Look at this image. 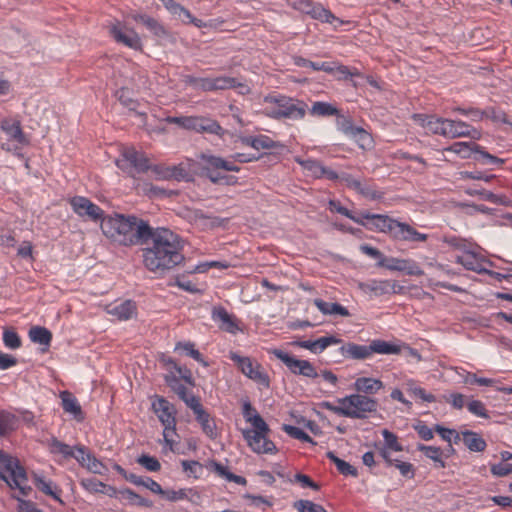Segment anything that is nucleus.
<instances>
[{
  "label": "nucleus",
  "mask_w": 512,
  "mask_h": 512,
  "mask_svg": "<svg viewBox=\"0 0 512 512\" xmlns=\"http://www.w3.org/2000/svg\"><path fill=\"white\" fill-rule=\"evenodd\" d=\"M0 128L8 137V142L1 145L3 150L16 153L22 147L29 144V140L22 130L20 120L12 118L3 119L0 123Z\"/></svg>",
  "instance_id": "nucleus-11"
},
{
  "label": "nucleus",
  "mask_w": 512,
  "mask_h": 512,
  "mask_svg": "<svg viewBox=\"0 0 512 512\" xmlns=\"http://www.w3.org/2000/svg\"><path fill=\"white\" fill-rule=\"evenodd\" d=\"M0 463L5 471L10 473L9 480H16L17 483H26L28 481L26 469L21 465L18 458L0 450Z\"/></svg>",
  "instance_id": "nucleus-20"
},
{
  "label": "nucleus",
  "mask_w": 512,
  "mask_h": 512,
  "mask_svg": "<svg viewBox=\"0 0 512 512\" xmlns=\"http://www.w3.org/2000/svg\"><path fill=\"white\" fill-rule=\"evenodd\" d=\"M34 484L35 486L41 491L43 492L44 494L46 495H49L51 496L52 498H54L55 500L59 501L60 503H63V501L61 500L60 496L52 490V487H51V482H47L46 480H44L41 476L37 475V474H34Z\"/></svg>",
  "instance_id": "nucleus-45"
},
{
  "label": "nucleus",
  "mask_w": 512,
  "mask_h": 512,
  "mask_svg": "<svg viewBox=\"0 0 512 512\" xmlns=\"http://www.w3.org/2000/svg\"><path fill=\"white\" fill-rule=\"evenodd\" d=\"M282 429L292 438L294 439H298V440H301L303 442H307V443H312V444H315V442L313 441V439L306 433L304 432L302 429L298 428V427H295V426H292V425H288V424H284L282 426Z\"/></svg>",
  "instance_id": "nucleus-49"
},
{
  "label": "nucleus",
  "mask_w": 512,
  "mask_h": 512,
  "mask_svg": "<svg viewBox=\"0 0 512 512\" xmlns=\"http://www.w3.org/2000/svg\"><path fill=\"white\" fill-rule=\"evenodd\" d=\"M413 428L418 433L419 437L425 441H429L434 437L433 430L421 421L415 424Z\"/></svg>",
  "instance_id": "nucleus-64"
},
{
  "label": "nucleus",
  "mask_w": 512,
  "mask_h": 512,
  "mask_svg": "<svg viewBox=\"0 0 512 512\" xmlns=\"http://www.w3.org/2000/svg\"><path fill=\"white\" fill-rule=\"evenodd\" d=\"M341 340L334 336H324L316 340H306L299 343V347L307 350H324L331 344H339Z\"/></svg>",
  "instance_id": "nucleus-32"
},
{
  "label": "nucleus",
  "mask_w": 512,
  "mask_h": 512,
  "mask_svg": "<svg viewBox=\"0 0 512 512\" xmlns=\"http://www.w3.org/2000/svg\"><path fill=\"white\" fill-rule=\"evenodd\" d=\"M337 402L345 405V417L355 419H366L370 413H375L378 408V401L363 394H351L338 398Z\"/></svg>",
  "instance_id": "nucleus-7"
},
{
  "label": "nucleus",
  "mask_w": 512,
  "mask_h": 512,
  "mask_svg": "<svg viewBox=\"0 0 512 512\" xmlns=\"http://www.w3.org/2000/svg\"><path fill=\"white\" fill-rule=\"evenodd\" d=\"M231 359L247 377L266 387L269 386V377L266 373L261 371L259 363L254 362L249 357L241 356L239 354H231Z\"/></svg>",
  "instance_id": "nucleus-13"
},
{
  "label": "nucleus",
  "mask_w": 512,
  "mask_h": 512,
  "mask_svg": "<svg viewBox=\"0 0 512 512\" xmlns=\"http://www.w3.org/2000/svg\"><path fill=\"white\" fill-rule=\"evenodd\" d=\"M109 32L117 43L135 50L141 49L142 44L138 33L126 24L117 21L109 27Z\"/></svg>",
  "instance_id": "nucleus-14"
},
{
  "label": "nucleus",
  "mask_w": 512,
  "mask_h": 512,
  "mask_svg": "<svg viewBox=\"0 0 512 512\" xmlns=\"http://www.w3.org/2000/svg\"><path fill=\"white\" fill-rule=\"evenodd\" d=\"M212 319L218 324L219 328L224 331L235 333L239 329L234 316L229 314L227 310L222 307L213 310Z\"/></svg>",
  "instance_id": "nucleus-26"
},
{
  "label": "nucleus",
  "mask_w": 512,
  "mask_h": 512,
  "mask_svg": "<svg viewBox=\"0 0 512 512\" xmlns=\"http://www.w3.org/2000/svg\"><path fill=\"white\" fill-rule=\"evenodd\" d=\"M137 463L143 466L145 469L151 472H157L161 469V464L156 457L142 454L138 457Z\"/></svg>",
  "instance_id": "nucleus-51"
},
{
  "label": "nucleus",
  "mask_w": 512,
  "mask_h": 512,
  "mask_svg": "<svg viewBox=\"0 0 512 512\" xmlns=\"http://www.w3.org/2000/svg\"><path fill=\"white\" fill-rule=\"evenodd\" d=\"M3 342L8 349L15 350L20 348L21 339L16 331L12 329H6L3 332Z\"/></svg>",
  "instance_id": "nucleus-50"
},
{
  "label": "nucleus",
  "mask_w": 512,
  "mask_h": 512,
  "mask_svg": "<svg viewBox=\"0 0 512 512\" xmlns=\"http://www.w3.org/2000/svg\"><path fill=\"white\" fill-rule=\"evenodd\" d=\"M336 117L339 129L346 135L352 136L353 133L355 132V129H357L358 127H355L350 119L344 117L340 113L339 116Z\"/></svg>",
  "instance_id": "nucleus-60"
},
{
  "label": "nucleus",
  "mask_w": 512,
  "mask_h": 512,
  "mask_svg": "<svg viewBox=\"0 0 512 512\" xmlns=\"http://www.w3.org/2000/svg\"><path fill=\"white\" fill-rule=\"evenodd\" d=\"M366 287L375 295L380 296L390 293L394 288V284L389 280H371L366 284Z\"/></svg>",
  "instance_id": "nucleus-42"
},
{
  "label": "nucleus",
  "mask_w": 512,
  "mask_h": 512,
  "mask_svg": "<svg viewBox=\"0 0 512 512\" xmlns=\"http://www.w3.org/2000/svg\"><path fill=\"white\" fill-rule=\"evenodd\" d=\"M447 119L434 116H426L422 119V126L432 134L445 137Z\"/></svg>",
  "instance_id": "nucleus-33"
},
{
  "label": "nucleus",
  "mask_w": 512,
  "mask_h": 512,
  "mask_svg": "<svg viewBox=\"0 0 512 512\" xmlns=\"http://www.w3.org/2000/svg\"><path fill=\"white\" fill-rule=\"evenodd\" d=\"M253 429L243 431V437L248 446L258 454H267L276 452L275 444L267 438L270 429L264 419L255 414L253 418Z\"/></svg>",
  "instance_id": "nucleus-6"
},
{
  "label": "nucleus",
  "mask_w": 512,
  "mask_h": 512,
  "mask_svg": "<svg viewBox=\"0 0 512 512\" xmlns=\"http://www.w3.org/2000/svg\"><path fill=\"white\" fill-rule=\"evenodd\" d=\"M116 166L122 171L134 176V173H144L151 169L161 178L177 177V167L172 170L163 168L159 165L151 167L149 159L144 153L137 151L134 147H124L121 151L120 158L116 160Z\"/></svg>",
  "instance_id": "nucleus-4"
},
{
  "label": "nucleus",
  "mask_w": 512,
  "mask_h": 512,
  "mask_svg": "<svg viewBox=\"0 0 512 512\" xmlns=\"http://www.w3.org/2000/svg\"><path fill=\"white\" fill-rule=\"evenodd\" d=\"M182 401L194 412V414H197L204 409L199 397L192 393H189L186 397H184V399H182Z\"/></svg>",
  "instance_id": "nucleus-63"
},
{
  "label": "nucleus",
  "mask_w": 512,
  "mask_h": 512,
  "mask_svg": "<svg viewBox=\"0 0 512 512\" xmlns=\"http://www.w3.org/2000/svg\"><path fill=\"white\" fill-rule=\"evenodd\" d=\"M60 398L62 400V408L66 413L73 414L75 420L78 422H82L85 419L82 408L72 393L69 391H62L60 393Z\"/></svg>",
  "instance_id": "nucleus-27"
},
{
  "label": "nucleus",
  "mask_w": 512,
  "mask_h": 512,
  "mask_svg": "<svg viewBox=\"0 0 512 512\" xmlns=\"http://www.w3.org/2000/svg\"><path fill=\"white\" fill-rule=\"evenodd\" d=\"M382 435L384 437L385 445L387 448L394 450L396 452L403 451V447L401 444H399L397 436L394 433L390 432L387 429H384L382 431Z\"/></svg>",
  "instance_id": "nucleus-55"
},
{
  "label": "nucleus",
  "mask_w": 512,
  "mask_h": 512,
  "mask_svg": "<svg viewBox=\"0 0 512 512\" xmlns=\"http://www.w3.org/2000/svg\"><path fill=\"white\" fill-rule=\"evenodd\" d=\"M181 465L187 476L193 477L195 479H198L202 476L205 467L203 464L196 460H182Z\"/></svg>",
  "instance_id": "nucleus-43"
},
{
  "label": "nucleus",
  "mask_w": 512,
  "mask_h": 512,
  "mask_svg": "<svg viewBox=\"0 0 512 512\" xmlns=\"http://www.w3.org/2000/svg\"><path fill=\"white\" fill-rule=\"evenodd\" d=\"M403 349H409L404 346ZM402 347L383 340H373L369 345H357L354 343L342 344L339 352H400Z\"/></svg>",
  "instance_id": "nucleus-18"
},
{
  "label": "nucleus",
  "mask_w": 512,
  "mask_h": 512,
  "mask_svg": "<svg viewBox=\"0 0 512 512\" xmlns=\"http://www.w3.org/2000/svg\"><path fill=\"white\" fill-rule=\"evenodd\" d=\"M150 225L136 216L114 214L101 222L103 234L124 246L143 244L149 240Z\"/></svg>",
  "instance_id": "nucleus-2"
},
{
  "label": "nucleus",
  "mask_w": 512,
  "mask_h": 512,
  "mask_svg": "<svg viewBox=\"0 0 512 512\" xmlns=\"http://www.w3.org/2000/svg\"><path fill=\"white\" fill-rule=\"evenodd\" d=\"M293 507L298 512H327L326 509L320 505L316 504L310 500H298L295 501Z\"/></svg>",
  "instance_id": "nucleus-46"
},
{
  "label": "nucleus",
  "mask_w": 512,
  "mask_h": 512,
  "mask_svg": "<svg viewBox=\"0 0 512 512\" xmlns=\"http://www.w3.org/2000/svg\"><path fill=\"white\" fill-rule=\"evenodd\" d=\"M305 102L282 94H269L263 99V114L269 118L301 120L306 115Z\"/></svg>",
  "instance_id": "nucleus-3"
},
{
  "label": "nucleus",
  "mask_w": 512,
  "mask_h": 512,
  "mask_svg": "<svg viewBox=\"0 0 512 512\" xmlns=\"http://www.w3.org/2000/svg\"><path fill=\"white\" fill-rule=\"evenodd\" d=\"M357 394L373 395L384 387L383 382L379 379L370 377H359L354 383Z\"/></svg>",
  "instance_id": "nucleus-28"
},
{
  "label": "nucleus",
  "mask_w": 512,
  "mask_h": 512,
  "mask_svg": "<svg viewBox=\"0 0 512 512\" xmlns=\"http://www.w3.org/2000/svg\"><path fill=\"white\" fill-rule=\"evenodd\" d=\"M294 374L303 375L309 378H316L318 373L313 365L307 360H300L291 354H275Z\"/></svg>",
  "instance_id": "nucleus-21"
},
{
  "label": "nucleus",
  "mask_w": 512,
  "mask_h": 512,
  "mask_svg": "<svg viewBox=\"0 0 512 512\" xmlns=\"http://www.w3.org/2000/svg\"><path fill=\"white\" fill-rule=\"evenodd\" d=\"M48 447L50 449V452L53 454H61L65 458H68L70 456H74V449L69 446L68 444H65L61 441H59L57 438L53 437L49 443Z\"/></svg>",
  "instance_id": "nucleus-44"
},
{
  "label": "nucleus",
  "mask_w": 512,
  "mask_h": 512,
  "mask_svg": "<svg viewBox=\"0 0 512 512\" xmlns=\"http://www.w3.org/2000/svg\"><path fill=\"white\" fill-rule=\"evenodd\" d=\"M118 494L122 499L127 500L129 505L146 508H151L153 506V502L151 500L143 498L130 488L120 489Z\"/></svg>",
  "instance_id": "nucleus-36"
},
{
  "label": "nucleus",
  "mask_w": 512,
  "mask_h": 512,
  "mask_svg": "<svg viewBox=\"0 0 512 512\" xmlns=\"http://www.w3.org/2000/svg\"><path fill=\"white\" fill-rule=\"evenodd\" d=\"M199 159L202 161L203 169L207 171V176L212 182L220 183L225 181L226 183H229L228 179L230 177L222 175L219 170L239 172L240 167L236 164V162H252L257 160L258 156L245 153H235L228 160H225L221 157L209 153H202L199 156Z\"/></svg>",
  "instance_id": "nucleus-5"
},
{
  "label": "nucleus",
  "mask_w": 512,
  "mask_h": 512,
  "mask_svg": "<svg viewBox=\"0 0 512 512\" xmlns=\"http://www.w3.org/2000/svg\"><path fill=\"white\" fill-rule=\"evenodd\" d=\"M467 408L470 413L482 417L489 418V414L484 406V404L480 400H472L467 404Z\"/></svg>",
  "instance_id": "nucleus-58"
},
{
  "label": "nucleus",
  "mask_w": 512,
  "mask_h": 512,
  "mask_svg": "<svg viewBox=\"0 0 512 512\" xmlns=\"http://www.w3.org/2000/svg\"><path fill=\"white\" fill-rule=\"evenodd\" d=\"M400 272H405L407 275L410 276L424 275V271L422 270V268L416 261L412 259H405Z\"/></svg>",
  "instance_id": "nucleus-54"
},
{
  "label": "nucleus",
  "mask_w": 512,
  "mask_h": 512,
  "mask_svg": "<svg viewBox=\"0 0 512 512\" xmlns=\"http://www.w3.org/2000/svg\"><path fill=\"white\" fill-rule=\"evenodd\" d=\"M295 161L309 173V175L315 178H321V171H323V165L314 159H302L295 158Z\"/></svg>",
  "instance_id": "nucleus-41"
},
{
  "label": "nucleus",
  "mask_w": 512,
  "mask_h": 512,
  "mask_svg": "<svg viewBox=\"0 0 512 512\" xmlns=\"http://www.w3.org/2000/svg\"><path fill=\"white\" fill-rule=\"evenodd\" d=\"M151 245L143 250L144 266L158 275H164L183 263V241L166 228L150 227Z\"/></svg>",
  "instance_id": "nucleus-1"
},
{
  "label": "nucleus",
  "mask_w": 512,
  "mask_h": 512,
  "mask_svg": "<svg viewBox=\"0 0 512 512\" xmlns=\"http://www.w3.org/2000/svg\"><path fill=\"white\" fill-rule=\"evenodd\" d=\"M328 206H329V210L331 212L339 213V214L351 219L355 223H362V219H360L359 216L358 217L355 216L349 209L342 206L339 201L330 200L328 203Z\"/></svg>",
  "instance_id": "nucleus-48"
},
{
  "label": "nucleus",
  "mask_w": 512,
  "mask_h": 512,
  "mask_svg": "<svg viewBox=\"0 0 512 512\" xmlns=\"http://www.w3.org/2000/svg\"><path fill=\"white\" fill-rule=\"evenodd\" d=\"M455 111L459 112L460 114H462L464 116L470 117L471 120L476 121V122L481 121L485 118L484 110H480L477 108H469V109L456 108Z\"/></svg>",
  "instance_id": "nucleus-61"
},
{
  "label": "nucleus",
  "mask_w": 512,
  "mask_h": 512,
  "mask_svg": "<svg viewBox=\"0 0 512 512\" xmlns=\"http://www.w3.org/2000/svg\"><path fill=\"white\" fill-rule=\"evenodd\" d=\"M455 261L461 264L465 269L478 274L490 273L486 267L488 265L491 266V262L474 250L468 249L461 251L456 255Z\"/></svg>",
  "instance_id": "nucleus-15"
},
{
  "label": "nucleus",
  "mask_w": 512,
  "mask_h": 512,
  "mask_svg": "<svg viewBox=\"0 0 512 512\" xmlns=\"http://www.w3.org/2000/svg\"><path fill=\"white\" fill-rule=\"evenodd\" d=\"M162 496L165 497L169 501H178L183 499H188L191 502H195L194 497L197 499L200 498L199 494L194 491L193 489H179L178 491L175 490H164V493H162Z\"/></svg>",
  "instance_id": "nucleus-40"
},
{
  "label": "nucleus",
  "mask_w": 512,
  "mask_h": 512,
  "mask_svg": "<svg viewBox=\"0 0 512 512\" xmlns=\"http://www.w3.org/2000/svg\"><path fill=\"white\" fill-rule=\"evenodd\" d=\"M196 421L200 424L203 433L212 440L218 437L217 426L211 415L203 409L195 414Z\"/></svg>",
  "instance_id": "nucleus-29"
},
{
  "label": "nucleus",
  "mask_w": 512,
  "mask_h": 512,
  "mask_svg": "<svg viewBox=\"0 0 512 512\" xmlns=\"http://www.w3.org/2000/svg\"><path fill=\"white\" fill-rule=\"evenodd\" d=\"M86 457L87 462L84 467L92 473L102 474L104 469L102 462L98 460L92 453H90V455H86Z\"/></svg>",
  "instance_id": "nucleus-59"
},
{
  "label": "nucleus",
  "mask_w": 512,
  "mask_h": 512,
  "mask_svg": "<svg viewBox=\"0 0 512 512\" xmlns=\"http://www.w3.org/2000/svg\"><path fill=\"white\" fill-rule=\"evenodd\" d=\"M405 259L396 258V257H385L382 261H379L377 265L379 267L386 268L390 271H401L402 265L404 264Z\"/></svg>",
  "instance_id": "nucleus-53"
},
{
  "label": "nucleus",
  "mask_w": 512,
  "mask_h": 512,
  "mask_svg": "<svg viewBox=\"0 0 512 512\" xmlns=\"http://www.w3.org/2000/svg\"><path fill=\"white\" fill-rule=\"evenodd\" d=\"M107 313L115 316L120 321L133 318L137 313L136 303L132 300H125L119 304L107 306Z\"/></svg>",
  "instance_id": "nucleus-24"
},
{
  "label": "nucleus",
  "mask_w": 512,
  "mask_h": 512,
  "mask_svg": "<svg viewBox=\"0 0 512 512\" xmlns=\"http://www.w3.org/2000/svg\"><path fill=\"white\" fill-rule=\"evenodd\" d=\"M465 446L473 452H483L486 447V441L476 432L466 430L461 433Z\"/></svg>",
  "instance_id": "nucleus-30"
},
{
  "label": "nucleus",
  "mask_w": 512,
  "mask_h": 512,
  "mask_svg": "<svg viewBox=\"0 0 512 512\" xmlns=\"http://www.w3.org/2000/svg\"><path fill=\"white\" fill-rule=\"evenodd\" d=\"M446 125V138H461L469 137L478 140L481 138V132L470 124L461 120L447 119Z\"/></svg>",
  "instance_id": "nucleus-19"
},
{
  "label": "nucleus",
  "mask_w": 512,
  "mask_h": 512,
  "mask_svg": "<svg viewBox=\"0 0 512 512\" xmlns=\"http://www.w3.org/2000/svg\"><path fill=\"white\" fill-rule=\"evenodd\" d=\"M356 192L370 200H379L383 197V193L381 191L366 182H360V188H358Z\"/></svg>",
  "instance_id": "nucleus-47"
},
{
  "label": "nucleus",
  "mask_w": 512,
  "mask_h": 512,
  "mask_svg": "<svg viewBox=\"0 0 512 512\" xmlns=\"http://www.w3.org/2000/svg\"><path fill=\"white\" fill-rule=\"evenodd\" d=\"M407 386H408L407 391L409 393H411L414 396L422 399L423 401L429 402V403H432V402L436 401V397L433 394L426 393V391L423 388L416 387V386H414L413 384H410V383H408Z\"/></svg>",
  "instance_id": "nucleus-56"
},
{
  "label": "nucleus",
  "mask_w": 512,
  "mask_h": 512,
  "mask_svg": "<svg viewBox=\"0 0 512 512\" xmlns=\"http://www.w3.org/2000/svg\"><path fill=\"white\" fill-rule=\"evenodd\" d=\"M445 150L453 152L463 159H468L472 154H475L474 159L482 165L500 167L505 163L504 159L490 154L484 147L475 142H455Z\"/></svg>",
  "instance_id": "nucleus-8"
},
{
  "label": "nucleus",
  "mask_w": 512,
  "mask_h": 512,
  "mask_svg": "<svg viewBox=\"0 0 512 512\" xmlns=\"http://www.w3.org/2000/svg\"><path fill=\"white\" fill-rule=\"evenodd\" d=\"M205 467L214 472L218 477L225 479L228 482H235L238 485H246L247 480L245 477L235 475L230 472L228 467L216 460H208Z\"/></svg>",
  "instance_id": "nucleus-25"
},
{
  "label": "nucleus",
  "mask_w": 512,
  "mask_h": 512,
  "mask_svg": "<svg viewBox=\"0 0 512 512\" xmlns=\"http://www.w3.org/2000/svg\"><path fill=\"white\" fill-rule=\"evenodd\" d=\"M80 483L83 486V488H85L89 492L105 493L104 489L106 488V485L101 481L97 480L96 478H85L82 479Z\"/></svg>",
  "instance_id": "nucleus-52"
},
{
  "label": "nucleus",
  "mask_w": 512,
  "mask_h": 512,
  "mask_svg": "<svg viewBox=\"0 0 512 512\" xmlns=\"http://www.w3.org/2000/svg\"><path fill=\"white\" fill-rule=\"evenodd\" d=\"M491 473L497 477H504L512 473V464L498 463L493 464L490 468Z\"/></svg>",
  "instance_id": "nucleus-62"
},
{
  "label": "nucleus",
  "mask_w": 512,
  "mask_h": 512,
  "mask_svg": "<svg viewBox=\"0 0 512 512\" xmlns=\"http://www.w3.org/2000/svg\"><path fill=\"white\" fill-rule=\"evenodd\" d=\"M309 112L316 117L339 116V109L336 106L323 101L313 102Z\"/></svg>",
  "instance_id": "nucleus-35"
},
{
  "label": "nucleus",
  "mask_w": 512,
  "mask_h": 512,
  "mask_svg": "<svg viewBox=\"0 0 512 512\" xmlns=\"http://www.w3.org/2000/svg\"><path fill=\"white\" fill-rule=\"evenodd\" d=\"M308 15L311 16L313 19L320 20L321 22H324V23H329V24H333L334 22L341 23V21L330 10L325 9L320 4L314 3L312 5Z\"/></svg>",
  "instance_id": "nucleus-37"
},
{
  "label": "nucleus",
  "mask_w": 512,
  "mask_h": 512,
  "mask_svg": "<svg viewBox=\"0 0 512 512\" xmlns=\"http://www.w3.org/2000/svg\"><path fill=\"white\" fill-rule=\"evenodd\" d=\"M184 129L197 133H209L222 137L225 130L214 119L204 116H186Z\"/></svg>",
  "instance_id": "nucleus-16"
},
{
  "label": "nucleus",
  "mask_w": 512,
  "mask_h": 512,
  "mask_svg": "<svg viewBox=\"0 0 512 512\" xmlns=\"http://www.w3.org/2000/svg\"><path fill=\"white\" fill-rule=\"evenodd\" d=\"M74 213L79 217L97 222L104 219V211L84 196H74L69 200Z\"/></svg>",
  "instance_id": "nucleus-12"
},
{
  "label": "nucleus",
  "mask_w": 512,
  "mask_h": 512,
  "mask_svg": "<svg viewBox=\"0 0 512 512\" xmlns=\"http://www.w3.org/2000/svg\"><path fill=\"white\" fill-rule=\"evenodd\" d=\"M359 218L362 219V223L359 224L366 227L368 230L389 233L390 236L396 222V219L388 215L372 214L368 212H362Z\"/></svg>",
  "instance_id": "nucleus-17"
},
{
  "label": "nucleus",
  "mask_w": 512,
  "mask_h": 512,
  "mask_svg": "<svg viewBox=\"0 0 512 512\" xmlns=\"http://www.w3.org/2000/svg\"><path fill=\"white\" fill-rule=\"evenodd\" d=\"M29 338L33 343L43 345L48 349L52 340V333L45 327L33 326L29 330Z\"/></svg>",
  "instance_id": "nucleus-34"
},
{
  "label": "nucleus",
  "mask_w": 512,
  "mask_h": 512,
  "mask_svg": "<svg viewBox=\"0 0 512 512\" xmlns=\"http://www.w3.org/2000/svg\"><path fill=\"white\" fill-rule=\"evenodd\" d=\"M152 410L164 426V440L173 451V440L170 437L172 434H176V409L174 405L162 396H155L152 402Z\"/></svg>",
  "instance_id": "nucleus-9"
},
{
  "label": "nucleus",
  "mask_w": 512,
  "mask_h": 512,
  "mask_svg": "<svg viewBox=\"0 0 512 512\" xmlns=\"http://www.w3.org/2000/svg\"><path fill=\"white\" fill-rule=\"evenodd\" d=\"M242 142L256 150L274 148V141L266 135L244 137Z\"/></svg>",
  "instance_id": "nucleus-38"
},
{
  "label": "nucleus",
  "mask_w": 512,
  "mask_h": 512,
  "mask_svg": "<svg viewBox=\"0 0 512 512\" xmlns=\"http://www.w3.org/2000/svg\"><path fill=\"white\" fill-rule=\"evenodd\" d=\"M145 27L155 36L163 38L167 36V31L162 24H160L155 18L151 17L147 21Z\"/></svg>",
  "instance_id": "nucleus-57"
},
{
  "label": "nucleus",
  "mask_w": 512,
  "mask_h": 512,
  "mask_svg": "<svg viewBox=\"0 0 512 512\" xmlns=\"http://www.w3.org/2000/svg\"><path fill=\"white\" fill-rule=\"evenodd\" d=\"M238 85H239L238 80L233 77H227V76H219V77H215V78L200 77L196 90L212 92V91L235 88Z\"/></svg>",
  "instance_id": "nucleus-22"
},
{
  "label": "nucleus",
  "mask_w": 512,
  "mask_h": 512,
  "mask_svg": "<svg viewBox=\"0 0 512 512\" xmlns=\"http://www.w3.org/2000/svg\"><path fill=\"white\" fill-rule=\"evenodd\" d=\"M313 303L319 309V311L325 315H340L343 317L349 316V311L341 304L326 302L319 298L315 299Z\"/></svg>",
  "instance_id": "nucleus-31"
},
{
  "label": "nucleus",
  "mask_w": 512,
  "mask_h": 512,
  "mask_svg": "<svg viewBox=\"0 0 512 512\" xmlns=\"http://www.w3.org/2000/svg\"><path fill=\"white\" fill-rule=\"evenodd\" d=\"M391 237L398 241L408 242H425L428 238L427 234L420 233L412 226L396 220Z\"/></svg>",
  "instance_id": "nucleus-23"
},
{
  "label": "nucleus",
  "mask_w": 512,
  "mask_h": 512,
  "mask_svg": "<svg viewBox=\"0 0 512 512\" xmlns=\"http://www.w3.org/2000/svg\"><path fill=\"white\" fill-rule=\"evenodd\" d=\"M160 360L164 366L170 370V372L164 376L166 384L181 400L184 399L189 393L185 385L181 383L180 378L190 383L191 373L186 369L183 370L172 358L167 357L165 354L161 355Z\"/></svg>",
  "instance_id": "nucleus-10"
},
{
  "label": "nucleus",
  "mask_w": 512,
  "mask_h": 512,
  "mask_svg": "<svg viewBox=\"0 0 512 512\" xmlns=\"http://www.w3.org/2000/svg\"><path fill=\"white\" fill-rule=\"evenodd\" d=\"M417 450L422 452L427 458L434 461L439 468H445L446 463L442 460L443 451L440 447L427 446L424 444H418Z\"/></svg>",
  "instance_id": "nucleus-39"
}]
</instances>
